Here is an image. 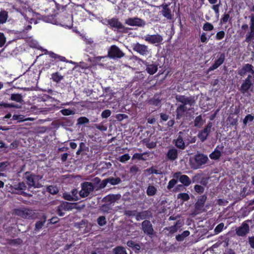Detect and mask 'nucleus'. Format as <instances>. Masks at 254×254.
Here are the masks:
<instances>
[{
    "label": "nucleus",
    "mask_w": 254,
    "mask_h": 254,
    "mask_svg": "<svg viewBox=\"0 0 254 254\" xmlns=\"http://www.w3.org/2000/svg\"><path fill=\"white\" fill-rule=\"evenodd\" d=\"M42 177L39 175H36L29 171H27L24 173L23 179L26 181V184L28 186V190L32 188H40L42 185L39 183V181Z\"/></svg>",
    "instance_id": "1"
},
{
    "label": "nucleus",
    "mask_w": 254,
    "mask_h": 254,
    "mask_svg": "<svg viewBox=\"0 0 254 254\" xmlns=\"http://www.w3.org/2000/svg\"><path fill=\"white\" fill-rule=\"evenodd\" d=\"M102 23L114 31L126 32V28L117 17H113L111 19L105 18L103 20Z\"/></svg>",
    "instance_id": "2"
},
{
    "label": "nucleus",
    "mask_w": 254,
    "mask_h": 254,
    "mask_svg": "<svg viewBox=\"0 0 254 254\" xmlns=\"http://www.w3.org/2000/svg\"><path fill=\"white\" fill-rule=\"evenodd\" d=\"M10 191L12 193L22 195L23 196L27 197H30L32 196L31 194L27 193L24 191L27 189L26 184L23 182H19L18 183H15L9 187Z\"/></svg>",
    "instance_id": "3"
},
{
    "label": "nucleus",
    "mask_w": 254,
    "mask_h": 254,
    "mask_svg": "<svg viewBox=\"0 0 254 254\" xmlns=\"http://www.w3.org/2000/svg\"><path fill=\"white\" fill-rule=\"evenodd\" d=\"M10 100L15 101L17 103H6L2 102L0 103V106L3 107L4 108H13L15 109H20L21 108V104L23 102V96L21 94H11L10 95Z\"/></svg>",
    "instance_id": "4"
},
{
    "label": "nucleus",
    "mask_w": 254,
    "mask_h": 254,
    "mask_svg": "<svg viewBox=\"0 0 254 254\" xmlns=\"http://www.w3.org/2000/svg\"><path fill=\"white\" fill-rule=\"evenodd\" d=\"M208 158L207 156L202 153H197L190 160L191 168L193 169H198L206 163Z\"/></svg>",
    "instance_id": "5"
},
{
    "label": "nucleus",
    "mask_w": 254,
    "mask_h": 254,
    "mask_svg": "<svg viewBox=\"0 0 254 254\" xmlns=\"http://www.w3.org/2000/svg\"><path fill=\"white\" fill-rule=\"evenodd\" d=\"M76 205V203L63 201L57 207L56 212L59 216H64L65 214V211L71 210L75 208Z\"/></svg>",
    "instance_id": "6"
},
{
    "label": "nucleus",
    "mask_w": 254,
    "mask_h": 254,
    "mask_svg": "<svg viewBox=\"0 0 254 254\" xmlns=\"http://www.w3.org/2000/svg\"><path fill=\"white\" fill-rule=\"evenodd\" d=\"M13 214L24 219H31L33 216V211L25 207H21L14 208L13 210Z\"/></svg>",
    "instance_id": "7"
},
{
    "label": "nucleus",
    "mask_w": 254,
    "mask_h": 254,
    "mask_svg": "<svg viewBox=\"0 0 254 254\" xmlns=\"http://www.w3.org/2000/svg\"><path fill=\"white\" fill-rule=\"evenodd\" d=\"M81 187V190L79 191V195L81 198L88 196L94 190L92 183L88 182L82 183Z\"/></svg>",
    "instance_id": "8"
},
{
    "label": "nucleus",
    "mask_w": 254,
    "mask_h": 254,
    "mask_svg": "<svg viewBox=\"0 0 254 254\" xmlns=\"http://www.w3.org/2000/svg\"><path fill=\"white\" fill-rule=\"evenodd\" d=\"M254 77L249 74L247 77L243 80L239 90L242 94H245L253 86L254 82Z\"/></svg>",
    "instance_id": "9"
},
{
    "label": "nucleus",
    "mask_w": 254,
    "mask_h": 254,
    "mask_svg": "<svg viewBox=\"0 0 254 254\" xmlns=\"http://www.w3.org/2000/svg\"><path fill=\"white\" fill-rule=\"evenodd\" d=\"M213 123L209 122L206 126L201 130L198 131L197 137L201 142L205 141L211 131Z\"/></svg>",
    "instance_id": "10"
},
{
    "label": "nucleus",
    "mask_w": 254,
    "mask_h": 254,
    "mask_svg": "<svg viewBox=\"0 0 254 254\" xmlns=\"http://www.w3.org/2000/svg\"><path fill=\"white\" fill-rule=\"evenodd\" d=\"M141 229L144 234L150 237H152L155 233L152 223L148 220H145L141 223Z\"/></svg>",
    "instance_id": "11"
},
{
    "label": "nucleus",
    "mask_w": 254,
    "mask_h": 254,
    "mask_svg": "<svg viewBox=\"0 0 254 254\" xmlns=\"http://www.w3.org/2000/svg\"><path fill=\"white\" fill-rule=\"evenodd\" d=\"M143 39L148 43L156 45L161 44L163 40V37L159 34L153 35L147 34L144 37Z\"/></svg>",
    "instance_id": "12"
},
{
    "label": "nucleus",
    "mask_w": 254,
    "mask_h": 254,
    "mask_svg": "<svg viewBox=\"0 0 254 254\" xmlns=\"http://www.w3.org/2000/svg\"><path fill=\"white\" fill-rule=\"evenodd\" d=\"M225 54L224 53H219L216 56L214 63L208 69V71H213L217 69L223 64L225 60Z\"/></svg>",
    "instance_id": "13"
},
{
    "label": "nucleus",
    "mask_w": 254,
    "mask_h": 254,
    "mask_svg": "<svg viewBox=\"0 0 254 254\" xmlns=\"http://www.w3.org/2000/svg\"><path fill=\"white\" fill-rule=\"evenodd\" d=\"M251 222V220H248L243 222L241 226L237 228L236 229V234L240 237L246 236L250 231V227L248 222Z\"/></svg>",
    "instance_id": "14"
},
{
    "label": "nucleus",
    "mask_w": 254,
    "mask_h": 254,
    "mask_svg": "<svg viewBox=\"0 0 254 254\" xmlns=\"http://www.w3.org/2000/svg\"><path fill=\"white\" fill-rule=\"evenodd\" d=\"M108 56L110 58H121L125 56V54L116 45L111 46L108 51Z\"/></svg>",
    "instance_id": "15"
},
{
    "label": "nucleus",
    "mask_w": 254,
    "mask_h": 254,
    "mask_svg": "<svg viewBox=\"0 0 254 254\" xmlns=\"http://www.w3.org/2000/svg\"><path fill=\"white\" fill-rule=\"evenodd\" d=\"M173 178L179 180L185 187H188L191 184V180L186 175H182L181 172H177L173 174Z\"/></svg>",
    "instance_id": "16"
},
{
    "label": "nucleus",
    "mask_w": 254,
    "mask_h": 254,
    "mask_svg": "<svg viewBox=\"0 0 254 254\" xmlns=\"http://www.w3.org/2000/svg\"><path fill=\"white\" fill-rule=\"evenodd\" d=\"M250 31L246 35L245 42L249 43L254 38V15L250 16Z\"/></svg>",
    "instance_id": "17"
},
{
    "label": "nucleus",
    "mask_w": 254,
    "mask_h": 254,
    "mask_svg": "<svg viewBox=\"0 0 254 254\" xmlns=\"http://www.w3.org/2000/svg\"><path fill=\"white\" fill-rule=\"evenodd\" d=\"M175 98L178 102L182 103V105H189L190 106H191L194 104V99L190 97H187L185 95H176Z\"/></svg>",
    "instance_id": "18"
},
{
    "label": "nucleus",
    "mask_w": 254,
    "mask_h": 254,
    "mask_svg": "<svg viewBox=\"0 0 254 254\" xmlns=\"http://www.w3.org/2000/svg\"><path fill=\"white\" fill-rule=\"evenodd\" d=\"M125 23L130 26L138 27L143 26L145 24L144 21L138 17L128 18L126 20Z\"/></svg>",
    "instance_id": "19"
},
{
    "label": "nucleus",
    "mask_w": 254,
    "mask_h": 254,
    "mask_svg": "<svg viewBox=\"0 0 254 254\" xmlns=\"http://www.w3.org/2000/svg\"><path fill=\"white\" fill-rule=\"evenodd\" d=\"M133 50L139 53L140 55L144 56L148 53V47L145 45L141 44L139 43H135L132 47Z\"/></svg>",
    "instance_id": "20"
},
{
    "label": "nucleus",
    "mask_w": 254,
    "mask_h": 254,
    "mask_svg": "<svg viewBox=\"0 0 254 254\" xmlns=\"http://www.w3.org/2000/svg\"><path fill=\"white\" fill-rule=\"evenodd\" d=\"M207 198V197L205 194L200 195L194 204L195 210L196 211L202 210L205 205Z\"/></svg>",
    "instance_id": "21"
},
{
    "label": "nucleus",
    "mask_w": 254,
    "mask_h": 254,
    "mask_svg": "<svg viewBox=\"0 0 254 254\" xmlns=\"http://www.w3.org/2000/svg\"><path fill=\"white\" fill-rule=\"evenodd\" d=\"M170 4L165 3L161 5L162 9L161 11L162 15L167 19L171 20L172 18L173 15L172 14L171 10L169 8Z\"/></svg>",
    "instance_id": "22"
},
{
    "label": "nucleus",
    "mask_w": 254,
    "mask_h": 254,
    "mask_svg": "<svg viewBox=\"0 0 254 254\" xmlns=\"http://www.w3.org/2000/svg\"><path fill=\"white\" fill-rule=\"evenodd\" d=\"M146 66V71L150 75L155 73L158 70V64L156 63L150 64L146 61L143 62Z\"/></svg>",
    "instance_id": "23"
},
{
    "label": "nucleus",
    "mask_w": 254,
    "mask_h": 254,
    "mask_svg": "<svg viewBox=\"0 0 254 254\" xmlns=\"http://www.w3.org/2000/svg\"><path fill=\"white\" fill-rule=\"evenodd\" d=\"M60 24L64 27H69L71 25V17L69 15L61 14L58 18Z\"/></svg>",
    "instance_id": "24"
},
{
    "label": "nucleus",
    "mask_w": 254,
    "mask_h": 254,
    "mask_svg": "<svg viewBox=\"0 0 254 254\" xmlns=\"http://www.w3.org/2000/svg\"><path fill=\"white\" fill-rule=\"evenodd\" d=\"M45 54L48 55L49 57L52 58L53 60L52 62H65L66 58L64 57L59 55L57 54L54 53L52 51H48L47 50H45Z\"/></svg>",
    "instance_id": "25"
},
{
    "label": "nucleus",
    "mask_w": 254,
    "mask_h": 254,
    "mask_svg": "<svg viewBox=\"0 0 254 254\" xmlns=\"http://www.w3.org/2000/svg\"><path fill=\"white\" fill-rule=\"evenodd\" d=\"M224 146L222 145H217L214 150L210 154L209 157L212 160H218L221 156V150H223Z\"/></svg>",
    "instance_id": "26"
},
{
    "label": "nucleus",
    "mask_w": 254,
    "mask_h": 254,
    "mask_svg": "<svg viewBox=\"0 0 254 254\" xmlns=\"http://www.w3.org/2000/svg\"><path fill=\"white\" fill-rule=\"evenodd\" d=\"M152 217V213L149 210H144L141 212H137L136 216V220L140 221L141 220H147Z\"/></svg>",
    "instance_id": "27"
},
{
    "label": "nucleus",
    "mask_w": 254,
    "mask_h": 254,
    "mask_svg": "<svg viewBox=\"0 0 254 254\" xmlns=\"http://www.w3.org/2000/svg\"><path fill=\"white\" fill-rule=\"evenodd\" d=\"M184 134V132L183 131H180L178 133V136L177 138L176 139L175 142V144L176 146L181 149H184L185 148V142L183 140V136Z\"/></svg>",
    "instance_id": "28"
},
{
    "label": "nucleus",
    "mask_w": 254,
    "mask_h": 254,
    "mask_svg": "<svg viewBox=\"0 0 254 254\" xmlns=\"http://www.w3.org/2000/svg\"><path fill=\"white\" fill-rule=\"evenodd\" d=\"M122 196L120 194H109L104 198V201L109 202L110 203H114L116 201L121 199Z\"/></svg>",
    "instance_id": "29"
},
{
    "label": "nucleus",
    "mask_w": 254,
    "mask_h": 254,
    "mask_svg": "<svg viewBox=\"0 0 254 254\" xmlns=\"http://www.w3.org/2000/svg\"><path fill=\"white\" fill-rule=\"evenodd\" d=\"M178 156V151L175 147L169 149L167 154L166 157L167 159L171 161L175 160Z\"/></svg>",
    "instance_id": "30"
},
{
    "label": "nucleus",
    "mask_w": 254,
    "mask_h": 254,
    "mask_svg": "<svg viewBox=\"0 0 254 254\" xmlns=\"http://www.w3.org/2000/svg\"><path fill=\"white\" fill-rule=\"evenodd\" d=\"M127 245L131 248L136 254L140 252L141 247L138 243H136L132 240H129L127 243Z\"/></svg>",
    "instance_id": "31"
},
{
    "label": "nucleus",
    "mask_w": 254,
    "mask_h": 254,
    "mask_svg": "<svg viewBox=\"0 0 254 254\" xmlns=\"http://www.w3.org/2000/svg\"><path fill=\"white\" fill-rule=\"evenodd\" d=\"M187 111V108L185 105H180L176 109L177 118L179 119L182 117L185 113Z\"/></svg>",
    "instance_id": "32"
},
{
    "label": "nucleus",
    "mask_w": 254,
    "mask_h": 254,
    "mask_svg": "<svg viewBox=\"0 0 254 254\" xmlns=\"http://www.w3.org/2000/svg\"><path fill=\"white\" fill-rule=\"evenodd\" d=\"M204 123V121L203 120L201 115L197 116L193 122V126L196 127L200 128L202 127Z\"/></svg>",
    "instance_id": "33"
},
{
    "label": "nucleus",
    "mask_w": 254,
    "mask_h": 254,
    "mask_svg": "<svg viewBox=\"0 0 254 254\" xmlns=\"http://www.w3.org/2000/svg\"><path fill=\"white\" fill-rule=\"evenodd\" d=\"M8 17V12L5 10L0 11V25L5 23Z\"/></svg>",
    "instance_id": "34"
},
{
    "label": "nucleus",
    "mask_w": 254,
    "mask_h": 254,
    "mask_svg": "<svg viewBox=\"0 0 254 254\" xmlns=\"http://www.w3.org/2000/svg\"><path fill=\"white\" fill-rule=\"evenodd\" d=\"M63 78L64 76L61 75L59 72H56L51 74V79L55 82L59 83Z\"/></svg>",
    "instance_id": "35"
},
{
    "label": "nucleus",
    "mask_w": 254,
    "mask_h": 254,
    "mask_svg": "<svg viewBox=\"0 0 254 254\" xmlns=\"http://www.w3.org/2000/svg\"><path fill=\"white\" fill-rule=\"evenodd\" d=\"M25 74L31 76L33 79H34L35 80H37V78L39 77V75L37 69H36V71H35L34 70L31 69V67H30L29 69L26 71Z\"/></svg>",
    "instance_id": "36"
},
{
    "label": "nucleus",
    "mask_w": 254,
    "mask_h": 254,
    "mask_svg": "<svg viewBox=\"0 0 254 254\" xmlns=\"http://www.w3.org/2000/svg\"><path fill=\"white\" fill-rule=\"evenodd\" d=\"M190 234V232L188 230L184 231L181 234H179L176 236V239L178 242H182L184 239L189 236Z\"/></svg>",
    "instance_id": "37"
},
{
    "label": "nucleus",
    "mask_w": 254,
    "mask_h": 254,
    "mask_svg": "<svg viewBox=\"0 0 254 254\" xmlns=\"http://www.w3.org/2000/svg\"><path fill=\"white\" fill-rule=\"evenodd\" d=\"M177 198L180 199L183 202L188 201L190 197L189 195L186 192L180 193L177 195Z\"/></svg>",
    "instance_id": "38"
},
{
    "label": "nucleus",
    "mask_w": 254,
    "mask_h": 254,
    "mask_svg": "<svg viewBox=\"0 0 254 254\" xmlns=\"http://www.w3.org/2000/svg\"><path fill=\"white\" fill-rule=\"evenodd\" d=\"M113 254H127L126 249L121 246L115 248L113 250Z\"/></svg>",
    "instance_id": "39"
},
{
    "label": "nucleus",
    "mask_w": 254,
    "mask_h": 254,
    "mask_svg": "<svg viewBox=\"0 0 254 254\" xmlns=\"http://www.w3.org/2000/svg\"><path fill=\"white\" fill-rule=\"evenodd\" d=\"M157 190L153 186H149L146 190V193L149 196H153L156 193Z\"/></svg>",
    "instance_id": "40"
},
{
    "label": "nucleus",
    "mask_w": 254,
    "mask_h": 254,
    "mask_svg": "<svg viewBox=\"0 0 254 254\" xmlns=\"http://www.w3.org/2000/svg\"><path fill=\"white\" fill-rule=\"evenodd\" d=\"M230 13L231 11H229L228 12L225 13L223 15L222 17L220 19V23L221 24L226 23L229 20H231V18L230 16Z\"/></svg>",
    "instance_id": "41"
},
{
    "label": "nucleus",
    "mask_w": 254,
    "mask_h": 254,
    "mask_svg": "<svg viewBox=\"0 0 254 254\" xmlns=\"http://www.w3.org/2000/svg\"><path fill=\"white\" fill-rule=\"evenodd\" d=\"M244 70H245L247 73H251L252 74H254V66L249 64H245L243 66Z\"/></svg>",
    "instance_id": "42"
},
{
    "label": "nucleus",
    "mask_w": 254,
    "mask_h": 254,
    "mask_svg": "<svg viewBox=\"0 0 254 254\" xmlns=\"http://www.w3.org/2000/svg\"><path fill=\"white\" fill-rule=\"evenodd\" d=\"M107 180H108V183L112 185H118L121 182V179L119 177L115 178L113 177H110L107 178Z\"/></svg>",
    "instance_id": "43"
},
{
    "label": "nucleus",
    "mask_w": 254,
    "mask_h": 254,
    "mask_svg": "<svg viewBox=\"0 0 254 254\" xmlns=\"http://www.w3.org/2000/svg\"><path fill=\"white\" fill-rule=\"evenodd\" d=\"M181 223L180 222V221H178L175 223V225L170 227L168 229V230H169V233L172 234L176 232L178 230L179 227H180L179 225Z\"/></svg>",
    "instance_id": "44"
},
{
    "label": "nucleus",
    "mask_w": 254,
    "mask_h": 254,
    "mask_svg": "<svg viewBox=\"0 0 254 254\" xmlns=\"http://www.w3.org/2000/svg\"><path fill=\"white\" fill-rule=\"evenodd\" d=\"M47 191L52 194H56L59 192L58 188L54 186H49L47 188Z\"/></svg>",
    "instance_id": "45"
},
{
    "label": "nucleus",
    "mask_w": 254,
    "mask_h": 254,
    "mask_svg": "<svg viewBox=\"0 0 254 254\" xmlns=\"http://www.w3.org/2000/svg\"><path fill=\"white\" fill-rule=\"evenodd\" d=\"M71 196L73 198L74 201H77L79 199V192L76 189H72L70 191Z\"/></svg>",
    "instance_id": "46"
},
{
    "label": "nucleus",
    "mask_w": 254,
    "mask_h": 254,
    "mask_svg": "<svg viewBox=\"0 0 254 254\" xmlns=\"http://www.w3.org/2000/svg\"><path fill=\"white\" fill-rule=\"evenodd\" d=\"M97 222L100 226H103L107 223V220L105 216H100L97 219Z\"/></svg>",
    "instance_id": "47"
},
{
    "label": "nucleus",
    "mask_w": 254,
    "mask_h": 254,
    "mask_svg": "<svg viewBox=\"0 0 254 254\" xmlns=\"http://www.w3.org/2000/svg\"><path fill=\"white\" fill-rule=\"evenodd\" d=\"M7 242L8 244L11 246H14L20 244L22 242V240L20 238L15 239H8Z\"/></svg>",
    "instance_id": "48"
},
{
    "label": "nucleus",
    "mask_w": 254,
    "mask_h": 254,
    "mask_svg": "<svg viewBox=\"0 0 254 254\" xmlns=\"http://www.w3.org/2000/svg\"><path fill=\"white\" fill-rule=\"evenodd\" d=\"M202 29L205 31H210L213 30L214 26L211 23L206 22L203 24Z\"/></svg>",
    "instance_id": "49"
},
{
    "label": "nucleus",
    "mask_w": 254,
    "mask_h": 254,
    "mask_svg": "<svg viewBox=\"0 0 254 254\" xmlns=\"http://www.w3.org/2000/svg\"><path fill=\"white\" fill-rule=\"evenodd\" d=\"M60 112L64 116H69L75 114L74 110H72L69 109H62L60 111Z\"/></svg>",
    "instance_id": "50"
},
{
    "label": "nucleus",
    "mask_w": 254,
    "mask_h": 254,
    "mask_svg": "<svg viewBox=\"0 0 254 254\" xmlns=\"http://www.w3.org/2000/svg\"><path fill=\"white\" fill-rule=\"evenodd\" d=\"M146 171L149 174H156V175H160L161 174V172L159 170H158L155 169L154 167H151L149 168H148L146 170Z\"/></svg>",
    "instance_id": "51"
},
{
    "label": "nucleus",
    "mask_w": 254,
    "mask_h": 254,
    "mask_svg": "<svg viewBox=\"0 0 254 254\" xmlns=\"http://www.w3.org/2000/svg\"><path fill=\"white\" fill-rule=\"evenodd\" d=\"M254 120V116L251 114H248L247 116H246V117L244 119L243 121V124L245 126H246L247 125V124L248 123V122H253Z\"/></svg>",
    "instance_id": "52"
},
{
    "label": "nucleus",
    "mask_w": 254,
    "mask_h": 254,
    "mask_svg": "<svg viewBox=\"0 0 254 254\" xmlns=\"http://www.w3.org/2000/svg\"><path fill=\"white\" fill-rule=\"evenodd\" d=\"M137 211L136 210H126L124 211V214L127 217L135 216L136 217V216L137 215Z\"/></svg>",
    "instance_id": "53"
},
{
    "label": "nucleus",
    "mask_w": 254,
    "mask_h": 254,
    "mask_svg": "<svg viewBox=\"0 0 254 254\" xmlns=\"http://www.w3.org/2000/svg\"><path fill=\"white\" fill-rule=\"evenodd\" d=\"M89 119L85 117H80L77 119L78 125H84L85 124L89 123Z\"/></svg>",
    "instance_id": "54"
},
{
    "label": "nucleus",
    "mask_w": 254,
    "mask_h": 254,
    "mask_svg": "<svg viewBox=\"0 0 254 254\" xmlns=\"http://www.w3.org/2000/svg\"><path fill=\"white\" fill-rule=\"evenodd\" d=\"M103 92L105 94L106 96H110V97L113 96L114 94L113 90L110 87H105L103 90Z\"/></svg>",
    "instance_id": "55"
},
{
    "label": "nucleus",
    "mask_w": 254,
    "mask_h": 254,
    "mask_svg": "<svg viewBox=\"0 0 254 254\" xmlns=\"http://www.w3.org/2000/svg\"><path fill=\"white\" fill-rule=\"evenodd\" d=\"M220 5V2H219L218 4H212V6L211 7V8L214 11L216 15L217 16V17H219V15Z\"/></svg>",
    "instance_id": "56"
},
{
    "label": "nucleus",
    "mask_w": 254,
    "mask_h": 254,
    "mask_svg": "<svg viewBox=\"0 0 254 254\" xmlns=\"http://www.w3.org/2000/svg\"><path fill=\"white\" fill-rule=\"evenodd\" d=\"M6 38L3 33L0 32V48L2 47L6 43Z\"/></svg>",
    "instance_id": "57"
},
{
    "label": "nucleus",
    "mask_w": 254,
    "mask_h": 254,
    "mask_svg": "<svg viewBox=\"0 0 254 254\" xmlns=\"http://www.w3.org/2000/svg\"><path fill=\"white\" fill-rule=\"evenodd\" d=\"M177 179H173L171 180L167 185V189L169 190H171L177 183Z\"/></svg>",
    "instance_id": "58"
},
{
    "label": "nucleus",
    "mask_w": 254,
    "mask_h": 254,
    "mask_svg": "<svg viewBox=\"0 0 254 254\" xmlns=\"http://www.w3.org/2000/svg\"><path fill=\"white\" fill-rule=\"evenodd\" d=\"M145 154V153H134L132 156V159H137L139 160H145V159L143 157V155Z\"/></svg>",
    "instance_id": "59"
},
{
    "label": "nucleus",
    "mask_w": 254,
    "mask_h": 254,
    "mask_svg": "<svg viewBox=\"0 0 254 254\" xmlns=\"http://www.w3.org/2000/svg\"><path fill=\"white\" fill-rule=\"evenodd\" d=\"M194 189L197 193L199 194L203 193L204 190V188L202 186L198 185H195Z\"/></svg>",
    "instance_id": "60"
},
{
    "label": "nucleus",
    "mask_w": 254,
    "mask_h": 254,
    "mask_svg": "<svg viewBox=\"0 0 254 254\" xmlns=\"http://www.w3.org/2000/svg\"><path fill=\"white\" fill-rule=\"evenodd\" d=\"M139 171V168L136 165L132 166L129 169V173L133 175H136Z\"/></svg>",
    "instance_id": "61"
},
{
    "label": "nucleus",
    "mask_w": 254,
    "mask_h": 254,
    "mask_svg": "<svg viewBox=\"0 0 254 254\" xmlns=\"http://www.w3.org/2000/svg\"><path fill=\"white\" fill-rule=\"evenodd\" d=\"M111 115V111L107 109L105 110H104L101 114V117L103 119H106L110 117Z\"/></svg>",
    "instance_id": "62"
},
{
    "label": "nucleus",
    "mask_w": 254,
    "mask_h": 254,
    "mask_svg": "<svg viewBox=\"0 0 254 254\" xmlns=\"http://www.w3.org/2000/svg\"><path fill=\"white\" fill-rule=\"evenodd\" d=\"M63 198L68 201H74L73 198L71 196L70 192H64L63 193Z\"/></svg>",
    "instance_id": "63"
},
{
    "label": "nucleus",
    "mask_w": 254,
    "mask_h": 254,
    "mask_svg": "<svg viewBox=\"0 0 254 254\" xmlns=\"http://www.w3.org/2000/svg\"><path fill=\"white\" fill-rule=\"evenodd\" d=\"M130 159V156L128 154H125L120 157V161L124 163Z\"/></svg>",
    "instance_id": "64"
}]
</instances>
